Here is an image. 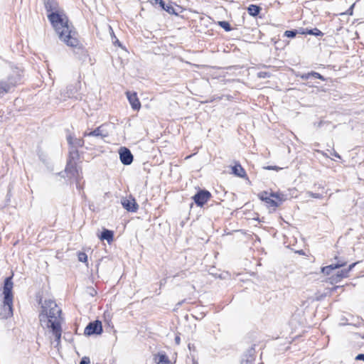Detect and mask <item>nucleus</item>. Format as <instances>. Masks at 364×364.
I'll use <instances>...</instances> for the list:
<instances>
[{
  "instance_id": "nucleus-2",
  "label": "nucleus",
  "mask_w": 364,
  "mask_h": 364,
  "mask_svg": "<svg viewBox=\"0 0 364 364\" xmlns=\"http://www.w3.org/2000/svg\"><path fill=\"white\" fill-rule=\"evenodd\" d=\"M40 324L43 328L50 329L55 336L54 341L51 343L58 348L60 343L62 335L61 324L63 318L61 309L56 303L52 300L45 301L41 306V311L39 314Z\"/></svg>"
},
{
  "instance_id": "nucleus-3",
  "label": "nucleus",
  "mask_w": 364,
  "mask_h": 364,
  "mask_svg": "<svg viewBox=\"0 0 364 364\" xmlns=\"http://www.w3.org/2000/svg\"><path fill=\"white\" fill-rule=\"evenodd\" d=\"M13 286L12 277L6 278L3 287L4 305L0 312L2 319H7L13 316Z\"/></svg>"
},
{
  "instance_id": "nucleus-7",
  "label": "nucleus",
  "mask_w": 364,
  "mask_h": 364,
  "mask_svg": "<svg viewBox=\"0 0 364 364\" xmlns=\"http://www.w3.org/2000/svg\"><path fill=\"white\" fill-rule=\"evenodd\" d=\"M121 203L123 208L129 212L135 213L139 208L136 200L132 196L123 198Z\"/></svg>"
},
{
  "instance_id": "nucleus-33",
  "label": "nucleus",
  "mask_w": 364,
  "mask_h": 364,
  "mask_svg": "<svg viewBox=\"0 0 364 364\" xmlns=\"http://www.w3.org/2000/svg\"><path fill=\"white\" fill-rule=\"evenodd\" d=\"M332 155H333L335 157L338 158V159H341V156L335 151H333L332 153H331Z\"/></svg>"
},
{
  "instance_id": "nucleus-16",
  "label": "nucleus",
  "mask_w": 364,
  "mask_h": 364,
  "mask_svg": "<svg viewBox=\"0 0 364 364\" xmlns=\"http://www.w3.org/2000/svg\"><path fill=\"white\" fill-rule=\"evenodd\" d=\"M348 275V272L347 271V269H342V270L338 272V273L336 275V277H333L332 278V282H338L342 278L347 277Z\"/></svg>"
},
{
  "instance_id": "nucleus-8",
  "label": "nucleus",
  "mask_w": 364,
  "mask_h": 364,
  "mask_svg": "<svg viewBox=\"0 0 364 364\" xmlns=\"http://www.w3.org/2000/svg\"><path fill=\"white\" fill-rule=\"evenodd\" d=\"M102 332V323L99 321L90 323L85 329V334L90 336L92 334H101Z\"/></svg>"
},
{
  "instance_id": "nucleus-9",
  "label": "nucleus",
  "mask_w": 364,
  "mask_h": 364,
  "mask_svg": "<svg viewBox=\"0 0 364 364\" xmlns=\"http://www.w3.org/2000/svg\"><path fill=\"white\" fill-rule=\"evenodd\" d=\"M210 193L207 191H200L193 197V200L197 205L203 206L210 198Z\"/></svg>"
},
{
  "instance_id": "nucleus-20",
  "label": "nucleus",
  "mask_w": 364,
  "mask_h": 364,
  "mask_svg": "<svg viewBox=\"0 0 364 364\" xmlns=\"http://www.w3.org/2000/svg\"><path fill=\"white\" fill-rule=\"evenodd\" d=\"M302 33H306V34L313 35V36H323V33L318 28L307 29L305 32H303Z\"/></svg>"
},
{
  "instance_id": "nucleus-1",
  "label": "nucleus",
  "mask_w": 364,
  "mask_h": 364,
  "mask_svg": "<svg viewBox=\"0 0 364 364\" xmlns=\"http://www.w3.org/2000/svg\"><path fill=\"white\" fill-rule=\"evenodd\" d=\"M44 4L46 10L51 11L48 14V18L59 38L68 46L77 47L79 41L76 37V33L73 30L72 25L69 24L66 15L62 11H58L55 0H44Z\"/></svg>"
},
{
  "instance_id": "nucleus-32",
  "label": "nucleus",
  "mask_w": 364,
  "mask_h": 364,
  "mask_svg": "<svg viewBox=\"0 0 364 364\" xmlns=\"http://www.w3.org/2000/svg\"><path fill=\"white\" fill-rule=\"evenodd\" d=\"M271 196H272V197H273V198H278V199H279V200H282V199H281V198H280V197H279V193H272V194H271Z\"/></svg>"
},
{
  "instance_id": "nucleus-22",
  "label": "nucleus",
  "mask_w": 364,
  "mask_h": 364,
  "mask_svg": "<svg viewBox=\"0 0 364 364\" xmlns=\"http://www.w3.org/2000/svg\"><path fill=\"white\" fill-rule=\"evenodd\" d=\"M164 10L167 11L170 14H176L174 8L171 5H166L164 2V6H161Z\"/></svg>"
},
{
  "instance_id": "nucleus-21",
  "label": "nucleus",
  "mask_w": 364,
  "mask_h": 364,
  "mask_svg": "<svg viewBox=\"0 0 364 364\" xmlns=\"http://www.w3.org/2000/svg\"><path fill=\"white\" fill-rule=\"evenodd\" d=\"M254 358L252 355H245L242 359L241 364H252Z\"/></svg>"
},
{
  "instance_id": "nucleus-35",
  "label": "nucleus",
  "mask_w": 364,
  "mask_h": 364,
  "mask_svg": "<svg viewBox=\"0 0 364 364\" xmlns=\"http://www.w3.org/2000/svg\"><path fill=\"white\" fill-rule=\"evenodd\" d=\"M335 259L337 260V262L336 263H341V262H346L345 261L343 260H339L338 258L337 257H335Z\"/></svg>"
},
{
  "instance_id": "nucleus-12",
  "label": "nucleus",
  "mask_w": 364,
  "mask_h": 364,
  "mask_svg": "<svg viewBox=\"0 0 364 364\" xmlns=\"http://www.w3.org/2000/svg\"><path fill=\"white\" fill-rule=\"evenodd\" d=\"M85 136H96V137H100L102 139L107 137L108 136L107 132H105L103 129L102 126H100L97 128H96L95 130L90 132H85L84 134Z\"/></svg>"
},
{
  "instance_id": "nucleus-28",
  "label": "nucleus",
  "mask_w": 364,
  "mask_h": 364,
  "mask_svg": "<svg viewBox=\"0 0 364 364\" xmlns=\"http://www.w3.org/2000/svg\"><path fill=\"white\" fill-rule=\"evenodd\" d=\"M80 364H90V359L87 357H85L81 360Z\"/></svg>"
},
{
  "instance_id": "nucleus-34",
  "label": "nucleus",
  "mask_w": 364,
  "mask_h": 364,
  "mask_svg": "<svg viewBox=\"0 0 364 364\" xmlns=\"http://www.w3.org/2000/svg\"><path fill=\"white\" fill-rule=\"evenodd\" d=\"M180 340H181V339H180V337H179V336H176V338H175V342H176V344H178H178L180 343Z\"/></svg>"
},
{
  "instance_id": "nucleus-14",
  "label": "nucleus",
  "mask_w": 364,
  "mask_h": 364,
  "mask_svg": "<svg viewBox=\"0 0 364 364\" xmlns=\"http://www.w3.org/2000/svg\"><path fill=\"white\" fill-rule=\"evenodd\" d=\"M345 264H346V262L332 264H330V265L323 267L321 269V272L323 274L328 275V274H330V273L332 270L340 268L341 267H343Z\"/></svg>"
},
{
  "instance_id": "nucleus-17",
  "label": "nucleus",
  "mask_w": 364,
  "mask_h": 364,
  "mask_svg": "<svg viewBox=\"0 0 364 364\" xmlns=\"http://www.w3.org/2000/svg\"><path fill=\"white\" fill-rule=\"evenodd\" d=\"M247 11L250 16H256L261 11V8L257 5L251 4L248 6Z\"/></svg>"
},
{
  "instance_id": "nucleus-25",
  "label": "nucleus",
  "mask_w": 364,
  "mask_h": 364,
  "mask_svg": "<svg viewBox=\"0 0 364 364\" xmlns=\"http://www.w3.org/2000/svg\"><path fill=\"white\" fill-rule=\"evenodd\" d=\"M296 35V31H286L284 32V36L288 38H293Z\"/></svg>"
},
{
  "instance_id": "nucleus-13",
  "label": "nucleus",
  "mask_w": 364,
  "mask_h": 364,
  "mask_svg": "<svg viewBox=\"0 0 364 364\" xmlns=\"http://www.w3.org/2000/svg\"><path fill=\"white\" fill-rule=\"evenodd\" d=\"M154 360L157 364H172L168 357L164 353H159L155 355Z\"/></svg>"
},
{
  "instance_id": "nucleus-37",
  "label": "nucleus",
  "mask_w": 364,
  "mask_h": 364,
  "mask_svg": "<svg viewBox=\"0 0 364 364\" xmlns=\"http://www.w3.org/2000/svg\"><path fill=\"white\" fill-rule=\"evenodd\" d=\"M68 141H69V143H71L70 138L68 139Z\"/></svg>"
},
{
  "instance_id": "nucleus-23",
  "label": "nucleus",
  "mask_w": 364,
  "mask_h": 364,
  "mask_svg": "<svg viewBox=\"0 0 364 364\" xmlns=\"http://www.w3.org/2000/svg\"><path fill=\"white\" fill-rule=\"evenodd\" d=\"M218 24H219V26L220 27L224 28L226 31H231L230 25V23L228 21H219Z\"/></svg>"
},
{
  "instance_id": "nucleus-4",
  "label": "nucleus",
  "mask_w": 364,
  "mask_h": 364,
  "mask_svg": "<svg viewBox=\"0 0 364 364\" xmlns=\"http://www.w3.org/2000/svg\"><path fill=\"white\" fill-rule=\"evenodd\" d=\"M22 71L18 68L12 69L9 75L7 81H0V96H2L11 91L12 88L20 83Z\"/></svg>"
},
{
  "instance_id": "nucleus-38",
  "label": "nucleus",
  "mask_w": 364,
  "mask_h": 364,
  "mask_svg": "<svg viewBox=\"0 0 364 364\" xmlns=\"http://www.w3.org/2000/svg\"><path fill=\"white\" fill-rule=\"evenodd\" d=\"M109 30L112 31V27L109 26Z\"/></svg>"
},
{
  "instance_id": "nucleus-5",
  "label": "nucleus",
  "mask_w": 364,
  "mask_h": 364,
  "mask_svg": "<svg viewBox=\"0 0 364 364\" xmlns=\"http://www.w3.org/2000/svg\"><path fill=\"white\" fill-rule=\"evenodd\" d=\"M77 156L78 153L77 151L70 152V159L68 161L65 168V171L68 174V176L70 178H75L76 180H78L81 178V170L77 167V164L75 161V159Z\"/></svg>"
},
{
  "instance_id": "nucleus-30",
  "label": "nucleus",
  "mask_w": 364,
  "mask_h": 364,
  "mask_svg": "<svg viewBox=\"0 0 364 364\" xmlns=\"http://www.w3.org/2000/svg\"><path fill=\"white\" fill-rule=\"evenodd\" d=\"M358 262H355L349 265L348 268L347 269V271L349 272L357 264Z\"/></svg>"
},
{
  "instance_id": "nucleus-19",
  "label": "nucleus",
  "mask_w": 364,
  "mask_h": 364,
  "mask_svg": "<svg viewBox=\"0 0 364 364\" xmlns=\"http://www.w3.org/2000/svg\"><path fill=\"white\" fill-rule=\"evenodd\" d=\"M310 77H315V78H318V79H321V80H324V77L320 75L318 73H316V72H311V73H307V74H305L304 75H302V78L303 79H309Z\"/></svg>"
},
{
  "instance_id": "nucleus-6",
  "label": "nucleus",
  "mask_w": 364,
  "mask_h": 364,
  "mask_svg": "<svg viewBox=\"0 0 364 364\" xmlns=\"http://www.w3.org/2000/svg\"><path fill=\"white\" fill-rule=\"evenodd\" d=\"M119 155L120 161L124 165H130L133 161V155L130 150L125 146H122L119 149Z\"/></svg>"
},
{
  "instance_id": "nucleus-26",
  "label": "nucleus",
  "mask_w": 364,
  "mask_h": 364,
  "mask_svg": "<svg viewBox=\"0 0 364 364\" xmlns=\"http://www.w3.org/2000/svg\"><path fill=\"white\" fill-rule=\"evenodd\" d=\"M152 4H159L161 6H164L163 0H149Z\"/></svg>"
},
{
  "instance_id": "nucleus-10",
  "label": "nucleus",
  "mask_w": 364,
  "mask_h": 364,
  "mask_svg": "<svg viewBox=\"0 0 364 364\" xmlns=\"http://www.w3.org/2000/svg\"><path fill=\"white\" fill-rule=\"evenodd\" d=\"M127 97L134 110H139L141 107V103L137 97V95L134 92L127 91L126 92Z\"/></svg>"
},
{
  "instance_id": "nucleus-29",
  "label": "nucleus",
  "mask_w": 364,
  "mask_h": 364,
  "mask_svg": "<svg viewBox=\"0 0 364 364\" xmlns=\"http://www.w3.org/2000/svg\"><path fill=\"white\" fill-rule=\"evenodd\" d=\"M266 168L268 170H275V171L282 169L281 168L276 166H269L266 167Z\"/></svg>"
},
{
  "instance_id": "nucleus-27",
  "label": "nucleus",
  "mask_w": 364,
  "mask_h": 364,
  "mask_svg": "<svg viewBox=\"0 0 364 364\" xmlns=\"http://www.w3.org/2000/svg\"><path fill=\"white\" fill-rule=\"evenodd\" d=\"M307 194L309 196L312 197V198H321V196L318 193H314L312 192H308Z\"/></svg>"
},
{
  "instance_id": "nucleus-15",
  "label": "nucleus",
  "mask_w": 364,
  "mask_h": 364,
  "mask_svg": "<svg viewBox=\"0 0 364 364\" xmlns=\"http://www.w3.org/2000/svg\"><path fill=\"white\" fill-rule=\"evenodd\" d=\"M232 173L240 178H245L246 176V172L245 169L240 164H236L232 167Z\"/></svg>"
},
{
  "instance_id": "nucleus-31",
  "label": "nucleus",
  "mask_w": 364,
  "mask_h": 364,
  "mask_svg": "<svg viewBox=\"0 0 364 364\" xmlns=\"http://www.w3.org/2000/svg\"><path fill=\"white\" fill-rule=\"evenodd\" d=\"M356 360H364V354H358L356 358Z\"/></svg>"
},
{
  "instance_id": "nucleus-36",
  "label": "nucleus",
  "mask_w": 364,
  "mask_h": 364,
  "mask_svg": "<svg viewBox=\"0 0 364 364\" xmlns=\"http://www.w3.org/2000/svg\"><path fill=\"white\" fill-rule=\"evenodd\" d=\"M193 364H198V363L197 362H196V361H194V360H193Z\"/></svg>"
},
{
  "instance_id": "nucleus-11",
  "label": "nucleus",
  "mask_w": 364,
  "mask_h": 364,
  "mask_svg": "<svg viewBox=\"0 0 364 364\" xmlns=\"http://www.w3.org/2000/svg\"><path fill=\"white\" fill-rule=\"evenodd\" d=\"M259 198L267 203L269 208H272L274 210L279 205L277 202L271 198V195L269 196L268 193L262 192L259 195Z\"/></svg>"
},
{
  "instance_id": "nucleus-24",
  "label": "nucleus",
  "mask_w": 364,
  "mask_h": 364,
  "mask_svg": "<svg viewBox=\"0 0 364 364\" xmlns=\"http://www.w3.org/2000/svg\"><path fill=\"white\" fill-rule=\"evenodd\" d=\"M77 257L79 261L82 262H86L87 260V256L85 252H79Z\"/></svg>"
},
{
  "instance_id": "nucleus-18",
  "label": "nucleus",
  "mask_w": 364,
  "mask_h": 364,
  "mask_svg": "<svg viewBox=\"0 0 364 364\" xmlns=\"http://www.w3.org/2000/svg\"><path fill=\"white\" fill-rule=\"evenodd\" d=\"M100 239L102 240H106L107 242H110L113 239V232L109 230H104L102 232Z\"/></svg>"
}]
</instances>
